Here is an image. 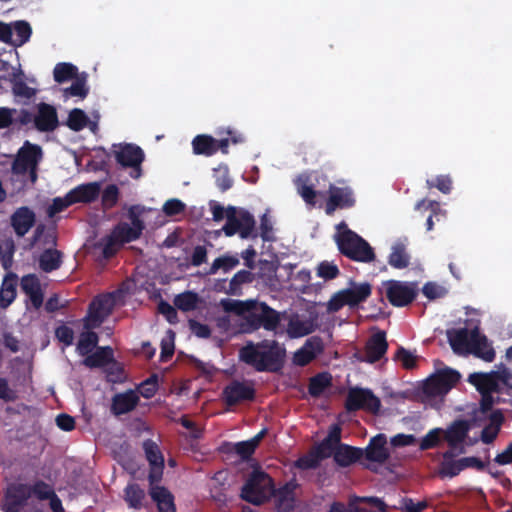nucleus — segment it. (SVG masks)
Segmentation results:
<instances>
[{
    "label": "nucleus",
    "instance_id": "f257e3e1",
    "mask_svg": "<svg viewBox=\"0 0 512 512\" xmlns=\"http://www.w3.org/2000/svg\"><path fill=\"white\" fill-rule=\"evenodd\" d=\"M255 449L256 437L234 444V450L239 457L237 469L243 480L240 497L253 505L256 504V461L251 457Z\"/></svg>",
    "mask_w": 512,
    "mask_h": 512
},
{
    "label": "nucleus",
    "instance_id": "f03ea898",
    "mask_svg": "<svg viewBox=\"0 0 512 512\" xmlns=\"http://www.w3.org/2000/svg\"><path fill=\"white\" fill-rule=\"evenodd\" d=\"M210 209L215 221L226 219L222 228L226 236L239 234L241 238H248L252 234L254 219L246 210L232 206L225 208L217 202H211Z\"/></svg>",
    "mask_w": 512,
    "mask_h": 512
},
{
    "label": "nucleus",
    "instance_id": "7ed1b4c3",
    "mask_svg": "<svg viewBox=\"0 0 512 512\" xmlns=\"http://www.w3.org/2000/svg\"><path fill=\"white\" fill-rule=\"evenodd\" d=\"M41 157V148L28 141L19 149L12 166V173L19 181L18 189L22 188L27 181L31 183L36 181V168Z\"/></svg>",
    "mask_w": 512,
    "mask_h": 512
},
{
    "label": "nucleus",
    "instance_id": "20e7f679",
    "mask_svg": "<svg viewBox=\"0 0 512 512\" xmlns=\"http://www.w3.org/2000/svg\"><path fill=\"white\" fill-rule=\"evenodd\" d=\"M336 243L340 253L353 261L370 263L375 259L370 244L350 229L339 233L336 236Z\"/></svg>",
    "mask_w": 512,
    "mask_h": 512
},
{
    "label": "nucleus",
    "instance_id": "39448f33",
    "mask_svg": "<svg viewBox=\"0 0 512 512\" xmlns=\"http://www.w3.org/2000/svg\"><path fill=\"white\" fill-rule=\"evenodd\" d=\"M471 428L469 420L456 419L443 429V440L448 446V450L442 455L443 458H455L467 452L466 440L469 438Z\"/></svg>",
    "mask_w": 512,
    "mask_h": 512
},
{
    "label": "nucleus",
    "instance_id": "423d86ee",
    "mask_svg": "<svg viewBox=\"0 0 512 512\" xmlns=\"http://www.w3.org/2000/svg\"><path fill=\"white\" fill-rule=\"evenodd\" d=\"M123 298V289L97 297L90 304L88 314L84 318V329L99 327L109 316L114 306L123 302Z\"/></svg>",
    "mask_w": 512,
    "mask_h": 512
},
{
    "label": "nucleus",
    "instance_id": "0eeeda50",
    "mask_svg": "<svg viewBox=\"0 0 512 512\" xmlns=\"http://www.w3.org/2000/svg\"><path fill=\"white\" fill-rule=\"evenodd\" d=\"M139 210V207H132L129 211L131 223H121L113 230L103 249L105 257L113 255L115 251L114 246L116 244L130 242L140 236L144 225L137 216Z\"/></svg>",
    "mask_w": 512,
    "mask_h": 512
},
{
    "label": "nucleus",
    "instance_id": "6e6552de",
    "mask_svg": "<svg viewBox=\"0 0 512 512\" xmlns=\"http://www.w3.org/2000/svg\"><path fill=\"white\" fill-rule=\"evenodd\" d=\"M286 350L276 340L258 343V372H279L284 366Z\"/></svg>",
    "mask_w": 512,
    "mask_h": 512
},
{
    "label": "nucleus",
    "instance_id": "1a4fd4ad",
    "mask_svg": "<svg viewBox=\"0 0 512 512\" xmlns=\"http://www.w3.org/2000/svg\"><path fill=\"white\" fill-rule=\"evenodd\" d=\"M456 370L446 368L430 376L423 384V395L429 399L447 394L460 380Z\"/></svg>",
    "mask_w": 512,
    "mask_h": 512
},
{
    "label": "nucleus",
    "instance_id": "9d476101",
    "mask_svg": "<svg viewBox=\"0 0 512 512\" xmlns=\"http://www.w3.org/2000/svg\"><path fill=\"white\" fill-rule=\"evenodd\" d=\"M113 153L117 162L123 167H130V176L134 179L141 177V164L144 160L143 150L134 144H118L113 146Z\"/></svg>",
    "mask_w": 512,
    "mask_h": 512
},
{
    "label": "nucleus",
    "instance_id": "9b49d317",
    "mask_svg": "<svg viewBox=\"0 0 512 512\" xmlns=\"http://www.w3.org/2000/svg\"><path fill=\"white\" fill-rule=\"evenodd\" d=\"M380 407V399L369 389L352 388L345 400V408L349 412L365 410L377 414Z\"/></svg>",
    "mask_w": 512,
    "mask_h": 512
},
{
    "label": "nucleus",
    "instance_id": "f8f14e48",
    "mask_svg": "<svg viewBox=\"0 0 512 512\" xmlns=\"http://www.w3.org/2000/svg\"><path fill=\"white\" fill-rule=\"evenodd\" d=\"M383 285L386 287V298L394 307H405L411 304L418 294L414 283L388 280Z\"/></svg>",
    "mask_w": 512,
    "mask_h": 512
},
{
    "label": "nucleus",
    "instance_id": "ddd939ff",
    "mask_svg": "<svg viewBox=\"0 0 512 512\" xmlns=\"http://www.w3.org/2000/svg\"><path fill=\"white\" fill-rule=\"evenodd\" d=\"M284 321L286 322V326H283L284 333L290 339L302 338L307 335H310L317 329V316H305L300 315L297 312L286 311V316L284 317Z\"/></svg>",
    "mask_w": 512,
    "mask_h": 512
},
{
    "label": "nucleus",
    "instance_id": "4468645a",
    "mask_svg": "<svg viewBox=\"0 0 512 512\" xmlns=\"http://www.w3.org/2000/svg\"><path fill=\"white\" fill-rule=\"evenodd\" d=\"M328 193L329 197L325 206L327 215H332L337 209L352 208L356 203L353 189L349 186L338 187L330 184Z\"/></svg>",
    "mask_w": 512,
    "mask_h": 512
},
{
    "label": "nucleus",
    "instance_id": "2eb2a0df",
    "mask_svg": "<svg viewBox=\"0 0 512 512\" xmlns=\"http://www.w3.org/2000/svg\"><path fill=\"white\" fill-rule=\"evenodd\" d=\"M286 316V311L279 312L271 308L266 302L258 301V328H263L274 334H284L281 324Z\"/></svg>",
    "mask_w": 512,
    "mask_h": 512
},
{
    "label": "nucleus",
    "instance_id": "dca6fc26",
    "mask_svg": "<svg viewBox=\"0 0 512 512\" xmlns=\"http://www.w3.org/2000/svg\"><path fill=\"white\" fill-rule=\"evenodd\" d=\"M31 490L23 484H13L8 487L2 510L4 512H21L27 505Z\"/></svg>",
    "mask_w": 512,
    "mask_h": 512
},
{
    "label": "nucleus",
    "instance_id": "f3484780",
    "mask_svg": "<svg viewBox=\"0 0 512 512\" xmlns=\"http://www.w3.org/2000/svg\"><path fill=\"white\" fill-rule=\"evenodd\" d=\"M221 307L226 312H233L239 317L247 320L248 325L252 328L256 322V300L250 299L240 301L234 299H222Z\"/></svg>",
    "mask_w": 512,
    "mask_h": 512
},
{
    "label": "nucleus",
    "instance_id": "a211bd4d",
    "mask_svg": "<svg viewBox=\"0 0 512 512\" xmlns=\"http://www.w3.org/2000/svg\"><path fill=\"white\" fill-rule=\"evenodd\" d=\"M447 338L452 350L455 353H462L470 348L471 343H476L479 338V329L477 327L472 330L450 329L447 330Z\"/></svg>",
    "mask_w": 512,
    "mask_h": 512
},
{
    "label": "nucleus",
    "instance_id": "6ab92c4d",
    "mask_svg": "<svg viewBox=\"0 0 512 512\" xmlns=\"http://www.w3.org/2000/svg\"><path fill=\"white\" fill-rule=\"evenodd\" d=\"M280 260H273L267 258L258 259V280L273 291H278L282 288V282L277 276V270Z\"/></svg>",
    "mask_w": 512,
    "mask_h": 512
},
{
    "label": "nucleus",
    "instance_id": "aec40b11",
    "mask_svg": "<svg viewBox=\"0 0 512 512\" xmlns=\"http://www.w3.org/2000/svg\"><path fill=\"white\" fill-rule=\"evenodd\" d=\"M143 448L146 454V458L150 464V484H155L162 477L164 458L158 445L151 440L145 441L143 443Z\"/></svg>",
    "mask_w": 512,
    "mask_h": 512
},
{
    "label": "nucleus",
    "instance_id": "412c9836",
    "mask_svg": "<svg viewBox=\"0 0 512 512\" xmlns=\"http://www.w3.org/2000/svg\"><path fill=\"white\" fill-rule=\"evenodd\" d=\"M388 343L385 331H377L366 342L365 357L363 361L375 363L379 361L387 352Z\"/></svg>",
    "mask_w": 512,
    "mask_h": 512
},
{
    "label": "nucleus",
    "instance_id": "4be33fe9",
    "mask_svg": "<svg viewBox=\"0 0 512 512\" xmlns=\"http://www.w3.org/2000/svg\"><path fill=\"white\" fill-rule=\"evenodd\" d=\"M386 444L387 438L384 434L372 437L367 447L363 449L365 458L371 462L385 463L390 456Z\"/></svg>",
    "mask_w": 512,
    "mask_h": 512
},
{
    "label": "nucleus",
    "instance_id": "5701e85b",
    "mask_svg": "<svg viewBox=\"0 0 512 512\" xmlns=\"http://www.w3.org/2000/svg\"><path fill=\"white\" fill-rule=\"evenodd\" d=\"M497 377L498 373L495 371L475 372L469 375L468 381L476 387L477 391L499 394L503 392V388L499 386Z\"/></svg>",
    "mask_w": 512,
    "mask_h": 512
},
{
    "label": "nucleus",
    "instance_id": "b1692460",
    "mask_svg": "<svg viewBox=\"0 0 512 512\" xmlns=\"http://www.w3.org/2000/svg\"><path fill=\"white\" fill-rule=\"evenodd\" d=\"M9 81L12 84L13 94L20 102H28L37 92L36 86H31L24 80V74L20 69H13Z\"/></svg>",
    "mask_w": 512,
    "mask_h": 512
},
{
    "label": "nucleus",
    "instance_id": "393cba45",
    "mask_svg": "<svg viewBox=\"0 0 512 512\" xmlns=\"http://www.w3.org/2000/svg\"><path fill=\"white\" fill-rule=\"evenodd\" d=\"M229 140L222 139L216 140L208 135H198L193 141V151L195 154H203L206 156H210L221 149L224 153L227 152L226 148L228 146Z\"/></svg>",
    "mask_w": 512,
    "mask_h": 512
},
{
    "label": "nucleus",
    "instance_id": "a878e982",
    "mask_svg": "<svg viewBox=\"0 0 512 512\" xmlns=\"http://www.w3.org/2000/svg\"><path fill=\"white\" fill-rule=\"evenodd\" d=\"M253 395V387L250 384L244 382H233L224 390V398L229 405H234L251 399Z\"/></svg>",
    "mask_w": 512,
    "mask_h": 512
},
{
    "label": "nucleus",
    "instance_id": "bb28decb",
    "mask_svg": "<svg viewBox=\"0 0 512 512\" xmlns=\"http://www.w3.org/2000/svg\"><path fill=\"white\" fill-rule=\"evenodd\" d=\"M364 456L362 448L339 444L334 451V462L340 467H349Z\"/></svg>",
    "mask_w": 512,
    "mask_h": 512
},
{
    "label": "nucleus",
    "instance_id": "cd10ccee",
    "mask_svg": "<svg viewBox=\"0 0 512 512\" xmlns=\"http://www.w3.org/2000/svg\"><path fill=\"white\" fill-rule=\"evenodd\" d=\"M34 122L37 129L40 131H51L55 129L58 124L55 108L45 103L39 104Z\"/></svg>",
    "mask_w": 512,
    "mask_h": 512
},
{
    "label": "nucleus",
    "instance_id": "c85d7f7f",
    "mask_svg": "<svg viewBox=\"0 0 512 512\" xmlns=\"http://www.w3.org/2000/svg\"><path fill=\"white\" fill-rule=\"evenodd\" d=\"M100 183L91 182L86 184H81L71 191L68 192L72 204L75 203H88L94 201L99 193H100Z\"/></svg>",
    "mask_w": 512,
    "mask_h": 512
},
{
    "label": "nucleus",
    "instance_id": "c756f323",
    "mask_svg": "<svg viewBox=\"0 0 512 512\" xmlns=\"http://www.w3.org/2000/svg\"><path fill=\"white\" fill-rule=\"evenodd\" d=\"M21 288L28 296L34 308H39L42 305L43 293L39 279L35 275L29 274L24 276L21 280Z\"/></svg>",
    "mask_w": 512,
    "mask_h": 512
},
{
    "label": "nucleus",
    "instance_id": "7c9ffc66",
    "mask_svg": "<svg viewBox=\"0 0 512 512\" xmlns=\"http://www.w3.org/2000/svg\"><path fill=\"white\" fill-rule=\"evenodd\" d=\"M12 226L19 236L25 235L35 222V214L28 207H21L11 218Z\"/></svg>",
    "mask_w": 512,
    "mask_h": 512
},
{
    "label": "nucleus",
    "instance_id": "2f4dec72",
    "mask_svg": "<svg viewBox=\"0 0 512 512\" xmlns=\"http://www.w3.org/2000/svg\"><path fill=\"white\" fill-rule=\"evenodd\" d=\"M139 401V396L135 391L129 390L114 396L112 402V411L116 415L124 414L133 410Z\"/></svg>",
    "mask_w": 512,
    "mask_h": 512
},
{
    "label": "nucleus",
    "instance_id": "473e14b6",
    "mask_svg": "<svg viewBox=\"0 0 512 512\" xmlns=\"http://www.w3.org/2000/svg\"><path fill=\"white\" fill-rule=\"evenodd\" d=\"M504 422V415L501 410H494L489 416V424L481 431V441L485 444L492 443L498 436Z\"/></svg>",
    "mask_w": 512,
    "mask_h": 512
},
{
    "label": "nucleus",
    "instance_id": "72a5a7b5",
    "mask_svg": "<svg viewBox=\"0 0 512 512\" xmlns=\"http://www.w3.org/2000/svg\"><path fill=\"white\" fill-rule=\"evenodd\" d=\"M98 118L99 117L97 115L96 120H89L84 111L75 108L69 113L67 125L74 131H80L83 128L88 127L93 133H95L98 128Z\"/></svg>",
    "mask_w": 512,
    "mask_h": 512
},
{
    "label": "nucleus",
    "instance_id": "f704fd0d",
    "mask_svg": "<svg viewBox=\"0 0 512 512\" xmlns=\"http://www.w3.org/2000/svg\"><path fill=\"white\" fill-rule=\"evenodd\" d=\"M347 290L352 308H355L371 296L372 285L368 282L356 283L351 281L350 287H348Z\"/></svg>",
    "mask_w": 512,
    "mask_h": 512
},
{
    "label": "nucleus",
    "instance_id": "c9c22d12",
    "mask_svg": "<svg viewBox=\"0 0 512 512\" xmlns=\"http://www.w3.org/2000/svg\"><path fill=\"white\" fill-rule=\"evenodd\" d=\"M150 495L157 503L159 512H176L172 495L165 488L151 484Z\"/></svg>",
    "mask_w": 512,
    "mask_h": 512
},
{
    "label": "nucleus",
    "instance_id": "e433bc0d",
    "mask_svg": "<svg viewBox=\"0 0 512 512\" xmlns=\"http://www.w3.org/2000/svg\"><path fill=\"white\" fill-rule=\"evenodd\" d=\"M113 361V351L110 347H100L94 353L87 355L83 364L89 368L104 367Z\"/></svg>",
    "mask_w": 512,
    "mask_h": 512
},
{
    "label": "nucleus",
    "instance_id": "4c0bfd02",
    "mask_svg": "<svg viewBox=\"0 0 512 512\" xmlns=\"http://www.w3.org/2000/svg\"><path fill=\"white\" fill-rule=\"evenodd\" d=\"M469 350L478 358L486 361L492 362L495 359V350L488 343V339L485 335H482L479 332V338H477L476 343H471Z\"/></svg>",
    "mask_w": 512,
    "mask_h": 512
},
{
    "label": "nucleus",
    "instance_id": "58836bf2",
    "mask_svg": "<svg viewBox=\"0 0 512 512\" xmlns=\"http://www.w3.org/2000/svg\"><path fill=\"white\" fill-rule=\"evenodd\" d=\"M331 385V374H329L328 372H321L310 378L308 384V392L312 397L318 398Z\"/></svg>",
    "mask_w": 512,
    "mask_h": 512
},
{
    "label": "nucleus",
    "instance_id": "ea45409f",
    "mask_svg": "<svg viewBox=\"0 0 512 512\" xmlns=\"http://www.w3.org/2000/svg\"><path fill=\"white\" fill-rule=\"evenodd\" d=\"M11 41L13 46H21L26 43L31 36V27L25 21H16L11 23Z\"/></svg>",
    "mask_w": 512,
    "mask_h": 512
},
{
    "label": "nucleus",
    "instance_id": "a19ab883",
    "mask_svg": "<svg viewBox=\"0 0 512 512\" xmlns=\"http://www.w3.org/2000/svg\"><path fill=\"white\" fill-rule=\"evenodd\" d=\"M307 182H308V177L304 176V175H300L295 180L297 192L302 197V199L305 201L306 204L315 206L317 195H322V193L316 191L311 185H308Z\"/></svg>",
    "mask_w": 512,
    "mask_h": 512
},
{
    "label": "nucleus",
    "instance_id": "79ce46f5",
    "mask_svg": "<svg viewBox=\"0 0 512 512\" xmlns=\"http://www.w3.org/2000/svg\"><path fill=\"white\" fill-rule=\"evenodd\" d=\"M410 257L406 252V247L402 243H396L392 247V252L388 257V263L396 269H404L408 267Z\"/></svg>",
    "mask_w": 512,
    "mask_h": 512
},
{
    "label": "nucleus",
    "instance_id": "37998d69",
    "mask_svg": "<svg viewBox=\"0 0 512 512\" xmlns=\"http://www.w3.org/2000/svg\"><path fill=\"white\" fill-rule=\"evenodd\" d=\"M54 80L58 83H64L76 79L78 76V69L71 63H58L53 70Z\"/></svg>",
    "mask_w": 512,
    "mask_h": 512
},
{
    "label": "nucleus",
    "instance_id": "c03bdc74",
    "mask_svg": "<svg viewBox=\"0 0 512 512\" xmlns=\"http://www.w3.org/2000/svg\"><path fill=\"white\" fill-rule=\"evenodd\" d=\"M61 253L55 249L45 250L39 257V266L45 272H51L59 268Z\"/></svg>",
    "mask_w": 512,
    "mask_h": 512
},
{
    "label": "nucleus",
    "instance_id": "a18cd8bd",
    "mask_svg": "<svg viewBox=\"0 0 512 512\" xmlns=\"http://www.w3.org/2000/svg\"><path fill=\"white\" fill-rule=\"evenodd\" d=\"M91 330L92 329H85L79 337L77 352L82 356H86L92 352L98 343L97 334Z\"/></svg>",
    "mask_w": 512,
    "mask_h": 512
},
{
    "label": "nucleus",
    "instance_id": "49530a36",
    "mask_svg": "<svg viewBox=\"0 0 512 512\" xmlns=\"http://www.w3.org/2000/svg\"><path fill=\"white\" fill-rule=\"evenodd\" d=\"M344 306L352 308L347 288L339 290L331 296L327 303V311L329 313H336Z\"/></svg>",
    "mask_w": 512,
    "mask_h": 512
},
{
    "label": "nucleus",
    "instance_id": "de8ad7c7",
    "mask_svg": "<svg viewBox=\"0 0 512 512\" xmlns=\"http://www.w3.org/2000/svg\"><path fill=\"white\" fill-rule=\"evenodd\" d=\"M88 93V88L86 86V75L81 74L76 79L73 80V83L70 87L65 88L63 90V96L68 99L70 97H79L81 99L85 98Z\"/></svg>",
    "mask_w": 512,
    "mask_h": 512
},
{
    "label": "nucleus",
    "instance_id": "09e8293b",
    "mask_svg": "<svg viewBox=\"0 0 512 512\" xmlns=\"http://www.w3.org/2000/svg\"><path fill=\"white\" fill-rule=\"evenodd\" d=\"M254 279V275L247 270H241L234 275L229 283V288L226 293L229 295H241L240 286L245 283H250Z\"/></svg>",
    "mask_w": 512,
    "mask_h": 512
},
{
    "label": "nucleus",
    "instance_id": "8fccbe9b",
    "mask_svg": "<svg viewBox=\"0 0 512 512\" xmlns=\"http://www.w3.org/2000/svg\"><path fill=\"white\" fill-rule=\"evenodd\" d=\"M262 250L260 253V258H267L273 260H279L280 249L282 248V244L280 243L278 237L269 236L268 241L262 240Z\"/></svg>",
    "mask_w": 512,
    "mask_h": 512
},
{
    "label": "nucleus",
    "instance_id": "3c124183",
    "mask_svg": "<svg viewBox=\"0 0 512 512\" xmlns=\"http://www.w3.org/2000/svg\"><path fill=\"white\" fill-rule=\"evenodd\" d=\"M199 303V297L196 293L187 291L177 295L174 299V305L182 311L194 310Z\"/></svg>",
    "mask_w": 512,
    "mask_h": 512
},
{
    "label": "nucleus",
    "instance_id": "603ef678",
    "mask_svg": "<svg viewBox=\"0 0 512 512\" xmlns=\"http://www.w3.org/2000/svg\"><path fill=\"white\" fill-rule=\"evenodd\" d=\"M239 264V260L235 256L230 255H224L222 257L216 258L209 271L208 274H216L219 270H222L223 272H228L235 268Z\"/></svg>",
    "mask_w": 512,
    "mask_h": 512
},
{
    "label": "nucleus",
    "instance_id": "864d4df0",
    "mask_svg": "<svg viewBox=\"0 0 512 512\" xmlns=\"http://www.w3.org/2000/svg\"><path fill=\"white\" fill-rule=\"evenodd\" d=\"M321 460L315 451L311 448L306 454L300 456L295 462L294 467L300 470L316 469L320 466Z\"/></svg>",
    "mask_w": 512,
    "mask_h": 512
},
{
    "label": "nucleus",
    "instance_id": "5fc2aeb1",
    "mask_svg": "<svg viewBox=\"0 0 512 512\" xmlns=\"http://www.w3.org/2000/svg\"><path fill=\"white\" fill-rule=\"evenodd\" d=\"M464 470L462 458L455 460L454 458H443L440 467V474L442 476L453 478Z\"/></svg>",
    "mask_w": 512,
    "mask_h": 512
},
{
    "label": "nucleus",
    "instance_id": "6e6d98bb",
    "mask_svg": "<svg viewBox=\"0 0 512 512\" xmlns=\"http://www.w3.org/2000/svg\"><path fill=\"white\" fill-rule=\"evenodd\" d=\"M443 439V429H431L420 441L419 448L422 451L436 448Z\"/></svg>",
    "mask_w": 512,
    "mask_h": 512
},
{
    "label": "nucleus",
    "instance_id": "4d7b16f0",
    "mask_svg": "<svg viewBox=\"0 0 512 512\" xmlns=\"http://www.w3.org/2000/svg\"><path fill=\"white\" fill-rule=\"evenodd\" d=\"M213 177L217 187L221 191H226L232 186V179L229 174L228 167L226 165H219L213 169Z\"/></svg>",
    "mask_w": 512,
    "mask_h": 512
},
{
    "label": "nucleus",
    "instance_id": "13d9d810",
    "mask_svg": "<svg viewBox=\"0 0 512 512\" xmlns=\"http://www.w3.org/2000/svg\"><path fill=\"white\" fill-rule=\"evenodd\" d=\"M126 501L131 507L138 508L141 506L145 497V492L136 484H130L125 489Z\"/></svg>",
    "mask_w": 512,
    "mask_h": 512
},
{
    "label": "nucleus",
    "instance_id": "bf43d9fd",
    "mask_svg": "<svg viewBox=\"0 0 512 512\" xmlns=\"http://www.w3.org/2000/svg\"><path fill=\"white\" fill-rule=\"evenodd\" d=\"M416 210L424 209L425 211L429 210L431 211V214L428 216L426 220V230L431 231L433 229V216L437 215V212L440 211L439 203L436 201H430L426 199H422L419 202H417L415 206Z\"/></svg>",
    "mask_w": 512,
    "mask_h": 512
},
{
    "label": "nucleus",
    "instance_id": "052dcab7",
    "mask_svg": "<svg viewBox=\"0 0 512 512\" xmlns=\"http://www.w3.org/2000/svg\"><path fill=\"white\" fill-rule=\"evenodd\" d=\"M339 274V268L331 262L322 261L317 266V276L324 280H333L337 278Z\"/></svg>",
    "mask_w": 512,
    "mask_h": 512
},
{
    "label": "nucleus",
    "instance_id": "680f3d73",
    "mask_svg": "<svg viewBox=\"0 0 512 512\" xmlns=\"http://www.w3.org/2000/svg\"><path fill=\"white\" fill-rule=\"evenodd\" d=\"M72 205L71 198L67 193L63 197H56L53 199L52 203L47 208V215L50 218H53L57 213L62 212L67 207Z\"/></svg>",
    "mask_w": 512,
    "mask_h": 512
},
{
    "label": "nucleus",
    "instance_id": "e2e57ef3",
    "mask_svg": "<svg viewBox=\"0 0 512 512\" xmlns=\"http://www.w3.org/2000/svg\"><path fill=\"white\" fill-rule=\"evenodd\" d=\"M259 233L258 235L262 240L268 241L269 236H275V229L273 227L272 217L268 212L264 213L260 219V225L258 227Z\"/></svg>",
    "mask_w": 512,
    "mask_h": 512
},
{
    "label": "nucleus",
    "instance_id": "0e129e2a",
    "mask_svg": "<svg viewBox=\"0 0 512 512\" xmlns=\"http://www.w3.org/2000/svg\"><path fill=\"white\" fill-rule=\"evenodd\" d=\"M277 497V509L283 512H289L294 506V497L292 493L284 488L278 492Z\"/></svg>",
    "mask_w": 512,
    "mask_h": 512
},
{
    "label": "nucleus",
    "instance_id": "69168bd1",
    "mask_svg": "<svg viewBox=\"0 0 512 512\" xmlns=\"http://www.w3.org/2000/svg\"><path fill=\"white\" fill-rule=\"evenodd\" d=\"M185 209V203L176 198L167 200L162 207L163 213L168 217L180 215L184 213Z\"/></svg>",
    "mask_w": 512,
    "mask_h": 512
},
{
    "label": "nucleus",
    "instance_id": "338daca9",
    "mask_svg": "<svg viewBox=\"0 0 512 512\" xmlns=\"http://www.w3.org/2000/svg\"><path fill=\"white\" fill-rule=\"evenodd\" d=\"M429 188H437L444 194H449L452 190V180L448 175H439L434 180H427Z\"/></svg>",
    "mask_w": 512,
    "mask_h": 512
},
{
    "label": "nucleus",
    "instance_id": "774afa93",
    "mask_svg": "<svg viewBox=\"0 0 512 512\" xmlns=\"http://www.w3.org/2000/svg\"><path fill=\"white\" fill-rule=\"evenodd\" d=\"M395 359L400 361L405 369H412L416 366V356L404 347L397 349Z\"/></svg>",
    "mask_w": 512,
    "mask_h": 512
}]
</instances>
